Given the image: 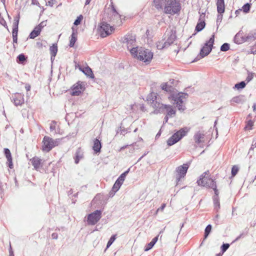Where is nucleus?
<instances>
[{
    "mask_svg": "<svg viewBox=\"0 0 256 256\" xmlns=\"http://www.w3.org/2000/svg\"><path fill=\"white\" fill-rule=\"evenodd\" d=\"M11 100L16 106H22L24 102V94L20 93H16L12 95Z\"/></svg>",
    "mask_w": 256,
    "mask_h": 256,
    "instance_id": "obj_13",
    "label": "nucleus"
},
{
    "mask_svg": "<svg viewBox=\"0 0 256 256\" xmlns=\"http://www.w3.org/2000/svg\"><path fill=\"white\" fill-rule=\"evenodd\" d=\"M0 24L4 26L6 28L8 29V27L6 24V20H4L3 17L1 16L0 14Z\"/></svg>",
    "mask_w": 256,
    "mask_h": 256,
    "instance_id": "obj_48",
    "label": "nucleus"
},
{
    "mask_svg": "<svg viewBox=\"0 0 256 256\" xmlns=\"http://www.w3.org/2000/svg\"><path fill=\"white\" fill-rule=\"evenodd\" d=\"M230 247V244H224L221 246V251L222 254L224 253Z\"/></svg>",
    "mask_w": 256,
    "mask_h": 256,
    "instance_id": "obj_44",
    "label": "nucleus"
},
{
    "mask_svg": "<svg viewBox=\"0 0 256 256\" xmlns=\"http://www.w3.org/2000/svg\"><path fill=\"white\" fill-rule=\"evenodd\" d=\"M130 170V168H128L126 171H125L119 177H120V178H122V179H124V180L125 178H126V176H127L128 173L129 172Z\"/></svg>",
    "mask_w": 256,
    "mask_h": 256,
    "instance_id": "obj_50",
    "label": "nucleus"
},
{
    "mask_svg": "<svg viewBox=\"0 0 256 256\" xmlns=\"http://www.w3.org/2000/svg\"><path fill=\"white\" fill-rule=\"evenodd\" d=\"M26 57L23 54H21L17 56L16 61L19 64H22L24 62L26 61Z\"/></svg>",
    "mask_w": 256,
    "mask_h": 256,
    "instance_id": "obj_33",
    "label": "nucleus"
},
{
    "mask_svg": "<svg viewBox=\"0 0 256 256\" xmlns=\"http://www.w3.org/2000/svg\"><path fill=\"white\" fill-rule=\"evenodd\" d=\"M36 46L37 48H41L43 46L42 43V42H38L36 43Z\"/></svg>",
    "mask_w": 256,
    "mask_h": 256,
    "instance_id": "obj_55",
    "label": "nucleus"
},
{
    "mask_svg": "<svg viewBox=\"0 0 256 256\" xmlns=\"http://www.w3.org/2000/svg\"><path fill=\"white\" fill-rule=\"evenodd\" d=\"M157 93L152 92L147 96V101L150 105L154 108V113L158 114V113H163L165 110L166 111V116L169 117H172L176 114V110L170 105L164 104L160 102V98Z\"/></svg>",
    "mask_w": 256,
    "mask_h": 256,
    "instance_id": "obj_1",
    "label": "nucleus"
},
{
    "mask_svg": "<svg viewBox=\"0 0 256 256\" xmlns=\"http://www.w3.org/2000/svg\"><path fill=\"white\" fill-rule=\"evenodd\" d=\"M244 42H252L256 40V30H252L244 36Z\"/></svg>",
    "mask_w": 256,
    "mask_h": 256,
    "instance_id": "obj_16",
    "label": "nucleus"
},
{
    "mask_svg": "<svg viewBox=\"0 0 256 256\" xmlns=\"http://www.w3.org/2000/svg\"><path fill=\"white\" fill-rule=\"evenodd\" d=\"M131 54L138 59L144 62H150L153 57V53L148 49L142 48L138 49V47L132 48L130 50Z\"/></svg>",
    "mask_w": 256,
    "mask_h": 256,
    "instance_id": "obj_2",
    "label": "nucleus"
},
{
    "mask_svg": "<svg viewBox=\"0 0 256 256\" xmlns=\"http://www.w3.org/2000/svg\"><path fill=\"white\" fill-rule=\"evenodd\" d=\"M122 42L127 44L128 49L130 50L132 48L130 47L134 46L136 42L135 36L132 34L126 35L122 39Z\"/></svg>",
    "mask_w": 256,
    "mask_h": 256,
    "instance_id": "obj_14",
    "label": "nucleus"
},
{
    "mask_svg": "<svg viewBox=\"0 0 256 256\" xmlns=\"http://www.w3.org/2000/svg\"><path fill=\"white\" fill-rule=\"evenodd\" d=\"M71 38L70 40L69 46L70 48H72L74 46L75 42L76 41L77 38H76V34H75L74 32H72V34H71Z\"/></svg>",
    "mask_w": 256,
    "mask_h": 256,
    "instance_id": "obj_32",
    "label": "nucleus"
},
{
    "mask_svg": "<svg viewBox=\"0 0 256 256\" xmlns=\"http://www.w3.org/2000/svg\"><path fill=\"white\" fill-rule=\"evenodd\" d=\"M165 38H166L165 46L168 47L172 44L176 38V31L173 30H167L165 33Z\"/></svg>",
    "mask_w": 256,
    "mask_h": 256,
    "instance_id": "obj_12",
    "label": "nucleus"
},
{
    "mask_svg": "<svg viewBox=\"0 0 256 256\" xmlns=\"http://www.w3.org/2000/svg\"><path fill=\"white\" fill-rule=\"evenodd\" d=\"M211 181H214V180L210 178H208V182H206V187H208L210 185V184H211Z\"/></svg>",
    "mask_w": 256,
    "mask_h": 256,
    "instance_id": "obj_59",
    "label": "nucleus"
},
{
    "mask_svg": "<svg viewBox=\"0 0 256 256\" xmlns=\"http://www.w3.org/2000/svg\"><path fill=\"white\" fill-rule=\"evenodd\" d=\"M211 181H214V180L210 178H208V182H206V187H208L210 185V184H211Z\"/></svg>",
    "mask_w": 256,
    "mask_h": 256,
    "instance_id": "obj_60",
    "label": "nucleus"
},
{
    "mask_svg": "<svg viewBox=\"0 0 256 256\" xmlns=\"http://www.w3.org/2000/svg\"><path fill=\"white\" fill-rule=\"evenodd\" d=\"M32 165L34 166L36 170H38L40 167L42 160L38 157H34L30 160Z\"/></svg>",
    "mask_w": 256,
    "mask_h": 256,
    "instance_id": "obj_21",
    "label": "nucleus"
},
{
    "mask_svg": "<svg viewBox=\"0 0 256 256\" xmlns=\"http://www.w3.org/2000/svg\"><path fill=\"white\" fill-rule=\"evenodd\" d=\"M159 236V234L156 236L154 237L152 241L147 244L144 247V251L146 252L150 250L154 246L156 243L157 242L158 240V238Z\"/></svg>",
    "mask_w": 256,
    "mask_h": 256,
    "instance_id": "obj_23",
    "label": "nucleus"
},
{
    "mask_svg": "<svg viewBox=\"0 0 256 256\" xmlns=\"http://www.w3.org/2000/svg\"><path fill=\"white\" fill-rule=\"evenodd\" d=\"M210 184H210V185L208 186V188H212L213 190L214 189H216V182H214V181H211V183Z\"/></svg>",
    "mask_w": 256,
    "mask_h": 256,
    "instance_id": "obj_53",
    "label": "nucleus"
},
{
    "mask_svg": "<svg viewBox=\"0 0 256 256\" xmlns=\"http://www.w3.org/2000/svg\"><path fill=\"white\" fill-rule=\"evenodd\" d=\"M168 46H165V42H159L157 44V48L159 50H162L164 48H168Z\"/></svg>",
    "mask_w": 256,
    "mask_h": 256,
    "instance_id": "obj_45",
    "label": "nucleus"
},
{
    "mask_svg": "<svg viewBox=\"0 0 256 256\" xmlns=\"http://www.w3.org/2000/svg\"><path fill=\"white\" fill-rule=\"evenodd\" d=\"M243 234H241L239 236H238L234 241L233 242H236L238 241V240H240L242 236H243Z\"/></svg>",
    "mask_w": 256,
    "mask_h": 256,
    "instance_id": "obj_61",
    "label": "nucleus"
},
{
    "mask_svg": "<svg viewBox=\"0 0 256 256\" xmlns=\"http://www.w3.org/2000/svg\"><path fill=\"white\" fill-rule=\"evenodd\" d=\"M254 73L248 72V75L246 80V81L247 82H250L254 78Z\"/></svg>",
    "mask_w": 256,
    "mask_h": 256,
    "instance_id": "obj_49",
    "label": "nucleus"
},
{
    "mask_svg": "<svg viewBox=\"0 0 256 256\" xmlns=\"http://www.w3.org/2000/svg\"><path fill=\"white\" fill-rule=\"evenodd\" d=\"M166 207V204H162L160 208H159L158 210H157V212L158 211H162L164 210V209Z\"/></svg>",
    "mask_w": 256,
    "mask_h": 256,
    "instance_id": "obj_56",
    "label": "nucleus"
},
{
    "mask_svg": "<svg viewBox=\"0 0 256 256\" xmlns=\"http://www.w3.org/2000/svg\"><path fill=\"white\" fill-rule=\"evenodd\" d=\"M205 26L206 23L204 21L199 22L196 26L195 30L197 32H200L204 28Z\"/></svg>",
    "mask_w": 256,
    "mask_h": 256,
    "instance_id": "obj_31",
    "label": "nucleus"
},
{
    "mask_svg": "<svg viewBox=\"0 0 256 256\" xmlns=\"http://www.w3.org/2000/svg\"><path fill=\"white\" fill-rule=\"evenodd\" d=\"M213 200L214 206V208L218 212V210L220 208V202H219L218 198L217 196H214Z\"/></svg>",
    "mask_w": 256,
    "mask_h": 256,
    "instance_id": "obj_34",
    "label": "nucleus"
},
{
    "mask_svg": "<svg viewBox=\"0 0 256 256\" xmlns=\"http://www.w3.org/2000/svg\"><path fill=\"white\" fill-rule=\"evenodd\" d=\"M102 148V144L100 141L96 138L94 140V146L92 147L93 150L95 152L96 154L100 152V150Z\"/></svg>",
    "mask_w": 256,
    "mask_h": 256,
    "instance_id": "obj_22",
    "label": "nucleus"
},
{
    "mask_svg": "<svg viewBox=\"0 0 256 256\" xmlns=\"http://www.w3.org/2000/svg\"><path fill=\"white\" fill-rule=\"evenodd\" d=\"M214 41V35L212 34L210 40L207 41L203 47L200 49L199 54H198L192 62H196L200 59L208 56L212 49Z\"/></svg>",
    "mask_w": 256,
    "mask_h": 256,
    "instance_id": "obj_4",
    "label": "nucleus"
},
{
    "mask_svg": "<svg viewBox=\"0 0 256 256\" xmlns=\"http://www.w3.org/2000/svg\"><path fill=\"white\" fill-rule=\"evenodd\" d=\"M80 69L87 76H88L92 78H94V74L92 72V71L89 66H88L83 68H80Z\"/></svg>",
    "mask_w": 256,
    "mask_h": 256,
    "instance_id": "obj_20",
    "label": "nucleus"
},
{
    "mask_svg": "<svg viewBox=\"0 0 256 256\" xmlns=\"http://www.w3.org/2000/svg\"><path fill=\"white\" fill-rule=\"evenodd\" d=\"M219 218H220V215H219L218 214H217L216 215V216H215V217H214V221L215 223H216V224H218V219H219Z\"/></svg>",
    "mask_w": 256,
    "mask_h": 256,
    "instance_id": "obj_54",
    "label": "nucleus"
},
{
    "mask_svg": "<svg viewBox=\"0 0 256 256\" xmlns=\"http://www.w3.org/2000/svg\"><path fill=\"white\" fill-rule=\"evenodd\" d=\"M230 49V44L228 43H224L220 46L222 52H226Z\"/></svg>",
    "mask_w": 256,
    "mask_h": 256,
    "instance_id": "obj_41",
    "label": "nucleus"
},
{
    "mask_svg": "<svg viewBox=\"0 0 256 256\" xmlns=\"http://www.w3.org/2000/svg\"><path fill=\"white\" fill-rule=\"evenodd\" d=\"M82 19H83V16L82 14L78 16L77 17L76 19L74 20V25H75V26L79 25L81 23V22Z\"/></svg>",
    "mask_w": 256,
    "mask_h": 256,
    "instance_id": "obj_42",
    "label": "nucleus"
},
{
    "mask_svg": "<svg viewBox=\"0 0 256 256\" xmlns=\"http://www.w3.org/2000/svg\"><path fill=\"white\" fill-rule=\"evenodd\" d=\"M256 148V137L253 139L251 147L249 150L248 154H250L251 152L252 151L254 150V149Z\"/></svg>",
    "mask_w": 256,
    "mask_h": 256,
    "instance_id": "obj_43",
    "label": "nucleus"
},
{
    "mask_svg": "<svg viewBox=\"0 0 256 256\" xmlns=\"http://www.w3.org/2000/svg\"><path fill=\"white\" fill-rule=\"evenodd\" d=\"M170 117L168 116H166L164 117V123H166L168 120V118Z\"/></svg>",
    "mask_w": 256,
    "mask_h": 256,
    "instance_id": "obj_64",
    "label": "nucleus"
},
{
    "mask_svg": "<svg viewBox=\"0 0 256 256\" xmlns=\"http://www.w3.org/2000/svg\"><path fill=\"white\" fill-rule=\"evenodd\" d=\"M13 252H14L12 250L11 244H10V243L9 253L10 254V255H13Z\"/></svg>",
    "mask_w": 256,
    "mask_h": 256,
    "instance_id": "obj_62",
    "label": "nucleus"
},
{
    "mask_svg": "<svg viewBox=\"0 0 256 256\" xmlns=\"http://www.w3.org/2000/svg\"><path fill=\"white\" fill-rule=\"evenodd\" d=\"M189 166V164H184L183 165L180 166L176 168V180L177 184L180 181L182 178H183L185 176Z\"/></svg>",
    "mask_w": 256,
    "mask_h": 256,
    "instance_id": "obj_10",
    "label": "nucleus"
},
{
    "mask_svg": "<svg viewBox=\"0 0 256 256\" xmlns=\"http://www.w3.org/2000/svg\"><path fill=\"white\" fill-rule=\"evenodd\" d=\"M52 238H53V239L57 240L58 238V234L56 232H54L52 234Z\"/></svg>",
    "mask_w": 256,
    "mask_h": 256,
    "instance_id": "obj_57",
    "label": "nucleus"
},
{
    "mask_svg": "<svg viewBox=\"0 0 256 256\" xmlns=\"http://www.w3.org/2000/svg\"><path fill=\"white\" fill-rule=\"evenodd\" d=\"M56 122L52 121V122L50 127L51 132H52L56 130Z\"/></svg>",
    "mask_w": 256,
    "mask_h": 256,
    "instance_id": "obj_52",
    "label": "nucleus"
},
{
    "mask_svg": "<svg viewBox=\"0 0 256 256\" xmlns=\"http://www.w3.org/2000/svg\"><path fill=\"white\" fill-rule=\"evenodd\" d=\"M161 88L162 90H164L167 92H171L173 88L171 86H169L167 83H163L161 84Z\"/></svg>",
    "mask_w": 256,
    "mask_h": 256,
    "instance_id": "obj_36",
    "label": "nucleus"
},
{
    "mask_svg": "<svg viewBox=\"0 0 256 256\" xmlns=\"http://www.w3.org/2000/svg\"><path fill=\"white\" fill-rule=\"evenodd\" d=\"M60 142V139H56V140H54L51 138L45 136L42 140L44 144L42 146V150L44 152H48L53 148L58 146Z\"/></svg>",
    "mask_w": 256,
    "mask_h": 256,
    "instance_id": "obj_7",
    "label": "nucleus"
},
{
    "mask_svg": "<svg viewBox=\"0 0 256 256\" xmlns=\"http://www.w3.org/2000/svg\"><path fill=\"white\" fill-rule=\"evenodd\" d=\"M209 173V171L208 170L206 172H204L202 174L200 177V179L197 180V183L198 186H205L206 184V182L208 180V177L206 176V175L208 174Z\"/></svg>",
    "mask_w": 256,
    "mask_h": 256,
    "instance_id": "obj_18",
    "label": "nucleus"
},
{
    "mask_svg": "<svg viewBox=\"0 0 256 256\" xmlns=\"http://www.w3.org/2000/svg\"><path fill=\"white\" fill-rule=\"evenodd\" d=\"M189 131V128L185 127L173 134L167 140L168 145L172 146L181 140Z\"/></svg>",
    "mask_w": 256,
    "mask_h": 256,
    "instance_id": "obj_6",
    "label": "nucleus"
},
{
    "mask_svg": "<svg viewBox=\"0 0 256 256\" xmlns=\"http://www.w3.org/2000/svg\"><path fill=\"white\" fill-rule=\"evenodd\" d=\"M164 12L174 16L178 14L181 10V4L179 0H167L164 3Z\"/></svg>",
    "mask_w": 256,
    "mask_h": 256,
    "instance_id": "obj_3",
    "label": "nucleus"
},
{
    "mask_svg": "<svg viewBox=\"0 0 256 256\" xmlns=\"http://www.w3.org/2000/svg\"><path fill=\"white\" fill-rule=\"evenodd\" d=\"M246 86V83L244 81L240 82L235 84L234 88L238 90L244 88Z\"/></svg>",
    "mask_w": 256,
    "mask_h": 256,
    "instance_id": "obj_38",
    "label": "nucleus"
},
{
    "mask_svg": "<svg viewBox=\"0 0 256 256\" xmlns=\"http://www.w3.org/2000/svg\"><path fill=\"white\" fill-rule=\"evenodd\" d=\"M20 16V14H18L16 17L14 18V23H13V32H18V26L19 23Z\"/></svg>",
    "mask_w": 256,
    "mask_h": 256,
    "instance_id": "obj_29",
    "label": "nucleus"
},
{
    "mask_svg": "<svg viewBox=\"0 0 256 256\" xmlns=\"http://www.w3.org/2000/svg\"><path fill=\"white\" fill-rule=\"evenodd\" d=\"M204 133L200 131L196 132L194 136V140L195 143L198 144H204Z\"/></svg>",
    "mask_w": 256,
    "mask_h": 256,
    "instance_id": "obj_15",
    "label": "nucleus"
},
{
    "mask_svg": "<svg viewBox=\"0 0 256 256\" xmlns=\"http://www.w3.org/2000/svg\"><path fill=\"white\" fill-rule=\"evenodd\" d=\"M114 30V28L112 26H110L109 24L105 22H102L98 28L100 35L102 38H105L110 34Z\"/></svg>",
    "mask_w": 256,
    "mask_h": 256,
    "instance_id": "obj_8",
    "label": "nucleus"
},
{
    "mask_svg": "<svg viewBox=\"0 0 256 256\" xmlns=\"http://www.w3.org/2000/svg\"><path fill=\"white\" fill-rule=\"evenodd\" d=\"M212 225L210 224H208L206 226V228L204 230V238H206L208 236L209 234H210L211 230H212Z\"/></svg>",
    "mask_w": 256,
    "mask_h": 256,
    "instance_id": "obj_37",
    "label": "nucleus"
},
{
    "mask_svg": "<svg viewBox=\"0 0 256 256\" xmlns=\"http://www.w3.org/2000/svg\"><path fill=\"white\" fill-rule=\"evenodd\" d=\"M18 32H12L13 42L14 43H17L18 42Z\"/></svg>",
    "mask_w": 256,
    "mask_h": 256,
    "instance_id": "obj_47",
    "label": "nucleus"
},
{
    "mask_svg": "<svg viewBox=\"0 0 256 256\" xmlns=\"http://www.w3.org/2000/svg\"><path fill=\"white\" fill-rule=\"evenodd\" d=\"M167 0H153L155 7L157 9L162 8Z\"/></svg>",
    "mask_w": 256,
    "mask_h": 256,
    "instance_id": "obj_30",
    "label": "nucleus"
},
{
    "mask_svg": "<svg viewBox=\"0 0 256 256\" xmlns=\"http://www.w3.org/2000/svg\"><path fill=\"white\" fill-rule=\"evenodd\" d=\"M250 6H251V4L246 3V4H244L242 6L243 12L245 13L248 12L250 10Z\"/></svg>",
    "mask_w": 256,
    "mask_h": 256,
    "instance_id": "obj_40",
    "label": "nucleus"
},
{
    "mask_svg": "<svg viewBox=\"0 0 256 256\" xmlns=\"http://www.w3.org/2000/svg\"><path fill=\"white\" fill-rule=\"evenodd\" d=\"M124 180V179L120 178V177H118V179L116 180V182H118L120 183V184H123Z\"/></svg>",
    "mask_w": 256,
    "mask_h": 256,
    "instance_id": "obj_58",
    "label": "nucleus"
},
{
    "mask_svg": "<svg viewBox=\"0 0 256 256\" xmlns=\"http://www.w3.org/2000/svg\"><path fill=\"white\" fill-rule=\"evenodd\" d=\"M188 94L186 93L179 92L176 94H174L172 96V99L174 100V104L181 112H184L186 110V106L183 104L184 100L188 98Z\"/></svg>",
    "mask_w": 256,
    "mask_h": 256,
    "instance_id": "obj_5",
    "label": "nucleus"
},
{
    "mask_svg": "<svg viewBox=\"0 0 256 256\" xmlns=\"http://www.w3.org/2000/svg\"><path fill=\"white\" fill-rule=\"evenodd\" d=\"M102 217V211L96 210L88 216L87 222L89 225L96 224Z\"/></svg>",
    "mask_w": 256,
    "mask_h": 256,
    "instance_id": "obj_9",
    "label": "nucleus"
},
{
    "mask_svg": "<svg viewBox=\"0 0 256 256\" xmlns=\"http://www.w3.org/2000/svg\"><path fill=\"white\" fill-rule=\"evenodd\" d=\"M46 21H42L41 22L40 24H38L36 26L38 28H39L40 29V30L42 31V28L46 26Z\"/></svg>",
    "mask_w": 256,
    "mask_h": 256,
    "instance_id": "obj_51",
    "label": "nucleus"
},
{
    "mask_svg": "<svg viewBox=\"0 0 256 256\" xmlns=\"http://www.w3.org/2000/svg\"><path fill=\"white\" fill-rule=\"evenodd\" d=\"M83 157V154H82V150L80 149V148H78L76 153H75V156H74V162L76 164H78L80 160L82 159Z\"/></svg>",
    "mask_w": 256,
    "mask_h": 256,
    "instance_id": "obj_26",
    "label": "nucleus"
},
{
    "mask_svg": "<svg viewBox=\"0 0 256 256\" xmlns=\"http://www.w3.org/2000/svg\"><path fill=\"white\" fill-rule=\"evenodd\" d=\"M238 171V166H234L232 168V176H235Z\"/></svg>",
    "mask_w": 256,
    "mask_h": 256,
    "instance_id": "obj_46",
    "label": "nucleus"
},
{
    "mask_svg": "<svg viewBox=\"0 0 256 256\" xmlns=\"http://www.w3.org/2000/svg\"><path fill=\"white\" fill-rule=\"evenodd\" d=\"M40 29L36 26L30 33L28 38L31 39H34L38 36L40 34Z\"/></svg>",
    "mask_w": 256,
    "mask_h": 256,
    "instance_id": "obj_24",
    "label": "nucleus"
},
{
    "mask_svg": "<svg viewBox=\"0 0 256 256\" xmlns=\"http://www.w3.org/2000/svg\"><path fill=\"white\" fill-rule=\"evenodd\" d=\"M82 89V84L79 82L76 83L73 86V88L72 90V95L78 96H79L81 92Z\"/></svg>",
    "mask_w": 256,
    "mask_h": 256,
    "instance_id": "obj_17",
    "label": "nucleus"
},
{
    "mask_svg": "<svg viewBox=\"0 0 256 256\" xmlns=\"http://www.w3.org/2000/svg\"><path fill=\"white\" fill-rule=\"evenodd\" d=\"M50 53L51 54V60H52L55 58L58 52V46L56 44H54L50 48Z\"/></svg>",
    "mask_w": 256,
    "mask_h": 256,
    "instance_id": "obj_28",
    "label": "nucleus"
},
{
    "mask_svg": "<svg viewBox=\"0 0 256 256\" xmlns=\"http://www.w3.org/2000/svg\"><path fill=\"white\" fill-rule=\"evenodd\" d=\"M234 42L237 44H241L244 42V36L239 32L234 37Z\"/></svg>",
    "mask_w": 256,
    "mask_h": 256,
    "instance_id": "obj_25",
    "label": "nucleus"
},
{
    "mask_svg": "<svg viewBox=\"0 0 256 256\" xmlns=\"http://www.w3.org/2000/svg\"><path fill=\"white\" fill-rule=\"evenodd\" d=\"M116 239V234H114L110 237V238L109 239L107 243L106 248H108L114 242Z\"/></svg>",
    "mask_w": 256,
    "mask_h": 256,
    "instance_id": "obj_39",
    "label": "nucleus"
},
{
    "mask_svg": "<svg viewBox=\"0 0 256 256\" xmlns=\"http://www.w3.org/2000/svg\"><path fill=\"white\" fill-rule=\"evenodd\" d=\"M217 11L219 14L218 15L216 19V24H218L220 23L222 19V14L225 10L224 0H216Z\"/></svg>",
    "mask_w": 256,
    "mask_h": 256,
    "instance_id": "obj_11",
    "label": "nucleus"
},
{
    "mask_svg": "<svg viewBox=\"0 0 256 256\" xmlns=\"http://www.w3.org/2000/svg\"><path fill=\"white\" fill-rule=\"evenodd\" d=\"M112 10L113 12L115 13V14L117 16L120 18V15L116 12V8L114 6L112 8Z\"/></svg>",
    "mask_w": 256,
    "mask_h": 256,
    "instance_id": "obj_63",
    "label": "nucleus"
},
{
    "mask_svg": "<svg viewBox=\"0 0 256 256\" xmlns=\"http://www.w3.org/2000/svg\"><path fill=\"white\" fill-rule=\"evenodd\" d=\"M246 100V98L243 95H240L235 97H234L231 102H236L237 104H242Z\"/></svg>",
    "mask_w": 256,
    "mask_h": 256,
    "instance_id": "obj_27",
    "label": "nucleus"
},
{
    "mask_svg": "<svg viewBox=\"0 0 256 256\" xmlns=\"http://www.w3.org/2000/svg\"><path fill=\"white\" fill-rule=\"evenodd\" d=\"M122 185V184L116 181L114 184L112 186V190L110 192H112L114 194L118 190Z\"/></svg>",
    "mask_w": 256,
    "mask_h": 256,
    "instance_id": "obj_35",
    "label": "nucleus"
},
{
    "mask_svg": "<svg viewBox=\"0 0 256 256\" xmlns=\"http://www.w3.org/2000/svg\"><path fill=\"white\" fill-rule=\"evenodd\" d=\"M4 153L8 160V166L12 168L13 166L12 157L10 150L8 148H4Z\"/></svg>",
    "mask_w": 256,
    "mask_h": 256,
    "instance_id": "obj_19",
    "label": "nucleus"
}]
</instances>
